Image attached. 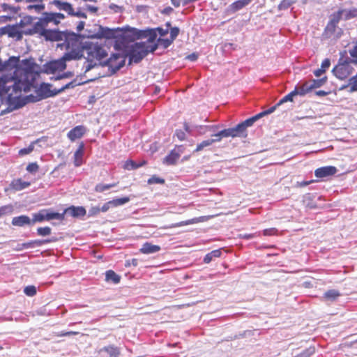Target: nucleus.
I'll return each mask as SVG.
<instances>
[{
	"label": "nucleus",
	"mask_w": 357,
	"mask_h": 357,
	"mask_svg": "<svg viewBox=\"0 0 357 357\" xmlns=\"http://www.w3.org/2000/svg\"><path fill=\"white\" fill-rule=\"evenodd\" d=\"M173 40L169 38L164 39V38H158V44L164 48H167L172 43Z\"/></svg>",
	"instance_id": "c03bdc74"
},
{
	"label": "nucleus",
	"mask_w": 357,
	"mask_h": 357,
	"mask_svg": "<svg viewBox=\"0 0 357 357\" xmlns=\"http://www.w3.org/2000/svg\"><path fill=\"white\" fill-rule=\"evenodd\" d=\"M352 18L357 17V8L350 9Z\"/></svg>",
	"instance_id": "774afa93"
},
{
	"label": "nucleus",
	"mask_w": 357,
	"mask_h": 357,
	"mask_svg": "<svg viewBox=\"0 0 357 357\" xmlns=\"http://www.w3.org/2000/svg\"><path fill=\"white\" fill-rule=\"evenodd\" d=\"M37 18L30 15H25L24 16L22 17V18L20 20V22L17 24H19L22 30L28 29L27 26L33 25V20ZM29 28L30 27H29Z\"/></svg>",
	"instance_id": "6ab92c4d"
},
{
	"label": "nucleus",
	"mask_w": 357,
	"mask_h": 357,
	"mask_svg": "<svg viewBox=\"0 0 357 357\" xmlns=\"http://www.w3.org/2000/svg\"><path fill=\"white\" fill-rule=\"evenodd\" d=\"M52 241H54L52 239L38 240V241H34V243L36 244L37 245H41L44 243H51Z\"/></svg>",
	"instance_id": "052dcab7"
},
{
	"label": "nucleus",
	"mask_w": 357,
	"mask_h": 357,
	"mask_svg": "<svg viewBox=\"0 0 357 357\" xmlns=\"http://www.w3.org/2000/svg\"><path fill=\"white\" fill-rule=\"evenodd\" d=\"M180 158V154L175 149L172 150L170 153L164 158V163L167 165H174Z\"/></svg>",
	"instance_id": "4be33fe9"
},
{
	"label": "nucleus",
	"mask_w": 357,
	"mask_h": 357,
	"mask_svg": "<svg viewBox=\"0 0 357 357\" xmlns=\"http://www.w3.org/2000/svg\"><path fill=\"white\" fill-rule=\"evenodd\" d=\"M341 294L339 291L335 289H330L326 291L323 296V299L325 301H335L340 296Z\"/></svg>",
	"instance_id": "b1692460"
},
{
	"label": "nucleus",
	"mask_w": 357,
	"mask_h": 357,
	"mask_svg": "<svg viewBox=\"0 0 357 357\" xmlns=\"http://www.w3.org/2000/svg\"><path fill=\"white\" fill-rule=\"evenodd\" d=\"M31 183L29 181H22L21 178L13 179L10 184V188L15 191H20L29 187Z\"/></svg>",
	"instance_id": "dca6fc26"
},
{
	"label": "nucleus",
	"mask_w": 357,
	"mask_h": 357,
	"mask_svg": "<svg viewBox=\"0 0 357 357\" xmlns=\"http://www.w3.org/2000/svg\"><path fill=\"white\" fill-rule=\"evenodd\" d=\"M212 137H213V139H211L212 144L220 142L223 138L227 137L225 129L218 131L216 133L214 132V134L212 135Z\"/></svg>",
	"instance_id": "c9c22d12"
},
{
	"label": "nucleus",
	"mask_w": 357,
	"mask_h": 357,
	"mask_svg": "<svg viewBox=\"0 0 357 357\" xmlns=\"http://www.w3.org/2000/svg\"><path fill=\"white\" fill-rule=\"evenodd\" d=\"M353 70L351 62L344 61L336 65L332 71L337 78L343 80L347 79L353 73Z\"/></svg>",
	"instance_id": "0eeeda50"
},
{
	"label": "nucleus",
	"mask_w": 357,
	"mask_h": 357,
	"mask_svg": "<svg viewBox=\"0 0 357 357\" xmlns=\"http://www.w3.org/2000/svg\"><path fill=\"white\" fill-rule=\"evenodd\" d=\"M46 220H59L63 221L65 219L64 211L61 213L56 212H47L45 213Z\"/></svg>",
	"instance_id": "c85d7f7f"
},
{
	"label": "nucleus",
	"mask_w": 357,
	"mask_h": 357,
	"mask_svg": "<svg viewBox=\"0 0 357 357\" xmlns=\"http://www.w3.org/2000/svg\"><path fill=\"white\" fill-rule=\"evenodd\" d=\"M39 169V166L36 162L29 163L26 166V170L30 173H36Z\"/></svg>",
	"instance_id": "09e8293b"
},
{
	"label": "nucleus",
	"mask_w": 357,
	"mask_h": 357,
	"mask_svg": "<svg viewBox=\"0 0 357 357\" xmlns=\"http://www.w3.org/2000/svg\"><path fill=\"white\" fill-rule=\"evenodd\" d=\"M13 212V206L11 204L2 206L0 207V218L10 215Z\"/></svg>",
	"instance_id": "f704fd0d"
},
{
	"label": "nucleus",
	"mask_w": 357,
	"mask_h": 357,
	"mask_svg": "<svg viewBox=\"0 0 357 357\" xmlns=\"http://www.w3.org/2000/svg\"><path fill=\"white\" fill-rule=\"evenodd\" d=\"M279 105H277V104L271 107H270L269 109H266L264 111V113L266 114V115L267 114H271L273 113L275 109L276 108L278 107Z\"/></svg>",
	"instance_id": "0e129e2a"
},
{
	"label": "nucleus",
	"mask_w": 357,
	"mask_h": 357,
	"mask_svg": "<svg viewBox=\"0 0 357 357\" xmlns=\"http://www.w3.org/2000/svg\"><path fill=\"white\" fill-rule=\"evenodd\" d=\"M47 139H48V137H46V136H43L41 138L38 139L35 142H31L29 145L28 147L20 149L18 152V154L20 156H24L25 155H28V154L31 153L34 149V144L36 143H38L39 142H46L47 140Z\"/></svg>",
	"instance_id": "aec40b11"
},
{
	"label": "nucleus",
	"mask_w": 357,
	"mask_h": 357,
	"mask_svg": "<svg viewBox=\"0 0 357 357\" xmlns=\"http://www.w3.org/2000/svg\"><path fill=\"white\" fill-rule=\"evenodd\" d=\"M336 172V167L333 166H326L317 169L314 172V174L317 178H324L334 175Z\"/></svg>",
	"instance_id": "f8f14e48"
},
{
	"label": "nucleus",
	"mask_w": 357,
	"mask_h": 357,
	"mask_svg": "<svg viewBox=\"0 0 357 357\" xmlns=\"http://www.w3.org/2000/svg\"><path fill=\"white\" fill-rule=\"evenodd\" d=\"M342 18L344 20H349L352 18L351 17V15L350 9L349 10L344 9V14L342 15Z\"/></svg>",
	"instance_id": "13d9d810"
},
{
	"label": "nucleus",
	"mask_w": 357,
	"mask_h": 357,
	"mask_svg": "<svg viewBox=\"0 0 357 357\" xmlns=\"http://www.w3.org/2000/svg\"><path fill=\"white\" fill-rule=\"evenodd\" d=\"M66 61L63 58L59 61H51L47 66V70L52 73L63 70L66 68Z\"/></svg>",
	"instance_id": "2eb2a0df"
},
{
	"label": "nucleus",
	"mask_w": 357,
	"mask_h": 357,
	"mask_svg": "<svg viewBox=\"0 0 357 357\" xmlns=\"http://www.w3.org/2000/svg\"><path fill=\"white\" fill-rule=\"evenodd\" d=\"M256 121L255 120V118L251 117V118H249L246 120H245L244 121L240 123L241 125H243V130H245V132H247V128L249 127V126H252V124L255 122Z\"/></svg>",
	"instance_id": "49530a36"
},
{
	"label": "nucleus",
	"mask_w": 357,
	"mask_h": 357,
	"mask_svg": "<svg viewBox=\"0 0 357 357\" xmlns=\"http://www.w3.org/2000/svg\"><path fill=\"white\" fill-rule=\"evenodd\" d=\"M111 207H112V203H111V201H109L106 203H105L103 204V206L100 208V211L102 212H106Z\"/></svg>",
	"instance_id": "4d7b16f0"
},
{
	"label": "nucleus",
	"mask_w": 357,
	"mask_h": 357,
	"mask_svg": "<svg viewBox=\"0 0 357 357\" xmlns=\"http://www.w3.org/2000/svg\"><path fill=\"white\" fill-rule=\"evenodd\" d=\"M222 254L220 250H214L211 252L208 253L204 258V262L206 264L210 263L213 258L220 257Z\"/></svg>",
	"instance_id": "c756f323"
},
{
	"label": "nucleus",
	"mask_w": 357,
	"mask_h": 357,
	"mask_svg": "<svg viewBox=\"0 0 357 357\" xmlns=\"http://www.w3.org/2000/svg\"><path fill=\"white\" fill-rule=\"evenodd\" d=\"M311 90L312 89L310 84L305 82L303 84H302L299 88H295L294 91L297 92L296 95L304 96L308 92H310Z\"/></svg>",
	"instance_id": "7c9ffc66"
},
{
	"label": "nucleus",
	"mask_w": 357,
	"mask_h": 357,
	"mask_svg": "<svg viewBox=\"0 0 357 357\" xmlns=\"http://www.w3.org/2000/svg\"><path fill=\"white\" fill-rule=\"evenodd\" d=\"M100 211H101L100 208H99L98 206H96V207H92L90 209L89 213L91 215H98Z\"/></svg>",
	"instance_id": "bf43d9fd"
},
{
	"label": "nucleus",
	"mask_w": 357,
	"mask_h": 357,
	"mask_svg": "<svg viewBox=\"0 0 357 357\" xmlns=\"http://www.w3.org/2000/svg\"><path fill=\"white\" fill-rule=\"evenodd\" d=\"M330 66H331L330 59H325L321 63V68L322 70H324V71L326 72V70L330 67Z\"/></svg>",
	"instance_id": "5fc2aeb1"
},
{
	"label": "nucleus",
	"mask_w": 357,
	"mask_h": 357,
	"mask_svg": "<svg viewBox=\"0 0 357 357\" xmlns=\"http://www.w3.org/2000/svg\"><path fill=\"white\" fill-rule=\"evenodd\" d=\"M101 350L107 352L110 357H118L120 354L119 349L114 345L104 347Z\"/></svg>",
	"instance_id": "cd10ccee"
},
{
	"label": "nucleus",
	"mask_w": 357,
	"mask_h": 357,
	"mask_svg": "<svg viewBox=\"0 0 357 357\" xmlns=\"http://www.w3.org/2000/svg\"><path fill=\"white\" fill-rule=\"evenodd\" d=\"M35 66L27 60L17 65L13 76L0 77V96L7 99L10 105L21 107L24 104L22 97L33 86L38 76Z\"/></svg>",
	"instance_id": "f257e3e1"
},
{
	"label": "nucleus",
	"mask_w": 357,
	"mask_h": 357,
	"mask_svg": "<svg viewBox=\"0 0 357 357\" xmlns=\"http://www.w3.org/2000/svg\"><path fill=\"white\" fill-rule=\"evenodd\" d=\"M100 36L105 38H112L114 37V31L109 28H101Z\"/></svg>",
	"instance_id": "4c0bfd02"
},
{
	"label": "nucleus",
	"mask_w": 357,
	"mask_h": 357,
	"mask_svg": "<svg viewBox=\"0 0 357 357\" xmlns=\"http://www.w3.org/2000/svg\"><path fill=\"white\" fill-rule=\"evenodd\" d=\"M79 332L77 331H68V332H61L60 334H58V337H63V336H70V335H78Z\"/></svg>",
	"instance_id": "6e6d98bb"
},
{
	"label": "nucleus",
	"mask_w": 357,
	"mask_h": 357,
	"mask_svg": "<svg viewBox=\"0 0 357 357\" xmlns=\"http://www.w3.org/2000/svg\"><path fill=\"white\" fill-rule=\"evenodd\" d=\"M12 225L16 227H23L24 225H31V220L25 215L14 217L12 219Z\"/></svg>",
	"instance_id": "f3484780"
},
{
	"label": "nucleus",
	"mask_w": 357,
	"mask_h": 357,
	"mask_svg": "<svg viewBox=\"0 0 357 357\" xmlns=\"http://www.w3.org/2000/svg\"><path fill=\"white\" fill-rule=\"evenodd\" d=\"M75 86V84L74 82H68L66 84L62 85L59 88L54 87L52 89L53 86L50 84L43 83L40 86V91L42 96L44 98H49L54 96L61 92L63 91L65 89L73 88Z\"/></svg>",
	"instance_id": "423d86ee"
},
{
	"label": "nucleus",
	"mask_w": 357,
	"mask_h": 357,
	"mask_svg": "<svg viewBox=\"0 0 357 357\" xmlns=\"http://www.w3.org/2000/svg\"><path fill=\"white\" fill-rule=\"evenodd\" d=\"M86 213V209L83 206H71L64 209L65 215L68 214L73 218L83 217Z\"/></svg>",
	"instance_id": "4468645a"
},
{
	"label": "nucleus",
	"mask_w": 357,
	"mask_h": 357,
	"mask_svg": "<svg viewBox=\"0 0 357 357\" xmlns=\"http://www.w3.org/2000/svg\"><path fill=\"white\" fill-rule=\"evenodd\" d=\"M160 250L159 245H153L150 243H145L142 247L139 249L141 253L143 254H151L155 253Z\"/></svg>",
	"instance_id": "5701e85b"
},
{
	"label": "nucleus",
	"mask_w": 357,
	"mask_h": 357,
	"mask_svg": "<svg viewBox=\"0 0 357 357\" xmlns=\"http://www.w3.org/2000/svg\"><path fill=\"white\" fill-rule=\"evenodd\" d=\"M86 132V128L83 126H77L71 129L67 134L68 137L72 142L81 138Z\"/></svg>",
	"instance_id": "ddd939ff"
},
{
	"label": "nucleus",
	"mask_w": 357,
	"mask_h": 357,
	"mask_svg": "<svg viewBox=\"0 0 357 357\" xmlns=\"http://www.w3.org/2000/svg\"><path fill=\"white\" fill-rule=\"evenodd\" d=\"M179 33V29L178 27H172L170 29V38L174 40Z\"/></svg>",
	"instance_id": "3c124183"
},
{
	"label": "nucleus",
	"mask_w": 357,
	"mask_h": 357,
	"mask_svg": "<svg viewBox=\"0 0 357 357\" xmlns=\"http://www.w3.org/2000/svg\"><path fill=\"white\" fill-rule=\"evenodd\" d=\"M1 11L6 13V15L1 17L2 22H11L16 20L21 17L22 8L20 6L13 5L8 3H2L0 4Z\"/></svg>",
	"instance_id": "20e7f679"
},
{
	"label": "nucleus",
	"mask_w": 357,
	"mask_h": 357,
	"mask_svg": "<svg viewBox=\"0 0 357 357\" xmlns=\"http://www.w3.org/2000/svg\"><path fill=\"white\" fill-rule=\"evenodd\" d=\"M45 31L48 33L47 36H43L47 41H60L63 43L58 44V47L66 52L63 56L64 61H70L78 59L82 56V45L81 42V36L73 32L60 31L57 29H47L45 26Z\"/></svg>",
	"instance_id": "7ed1b4c3"
},
{
	"label": "nucleus",
	"mask_w": 357,
	"mask_h": 357,
	"mask_svg": "<svg viewBox=\"0 0 357 357\" xmlns=\"http://www.w3.org/2000/svg\"><path fill=\"white\" fill-rule=\"evenodd\" d=\"M86 10L91 13H96L98 11V8L93 6L86 5Z\"/></svg>",
	"instance_id": "e2e57ef3"
},
{
	"label": "nucleus",
	"mask_w": 357,
	"mask_h": 357,
	"mask_svg": "<svg viewBox=\"0 0 357 357\" xmlns=\"http://www.w3.org/2000/svg\"><path fill=\"white\" fill-rule=\"evenodd\" d=\"M105 280L107 282H112L114 284H118L121 281V276L114 271L109 270L105 273Z\"/></svg>",
	"instance_id": "bb28decb"
},
{
	"label": "nucleus",
	"mask_w": 357,
	"mask_h": 357,
	"mask_svg": "<svg viewBox=\"0 0 357 357\" xmlns=\"http://www.w3.org/2000/svg\"><path fill=\"white\" fill-rule=\"evenodd\" d=\"M147 163L146 160H142L140 162L137 163L136 162L132 160H128L125 162L123 165V168L125 169H135L139 167H141L144 165H145Z\"/></svg>",
	"instance_id": "a878e982"
},
{
	"label": "nucleus",
	"mask_w": 357,
	"mask_h": 357,
	"mask_svg": "<svg viewBox=\"0 0 357 357\" xmlns=\"http://www.w3.org/2000/svg\"><path fill=\"white\" fill-rule=\"evenodd\" d=\"M211 144H212V141L211 140V139L204 140L201 143L197 144V146L195 149V151L199 152V151H202L204 147L211 146Z\"/></svg>",
	"instance_id": "37998d69"
},
{
	"label": "nucleus",
	"mask_w": 357,
	"mask_h": 357,
	"mask_svg": "<svg viewBox=\"0 0 357 357\" xmlns=\"http://www.w3.org/2000/svg\"><path fill=\"white\" fill-rule=\"evenodd\" d=\"M277 232L278 229L275 228L266 229L263 231V234L264 236H273L275 235Z\"/></svg>",
	"instance_id": "603ef678"
},
{
	"label": "nucleus",
	"mask_w": 357,
	"mask_h": 357,
	"mask_svg": "<svg viewBox=\"0 0 357 357\" xmlns=\"http://www.w3.org/2000/svg\"><path fill=\"white\" fill-rule=\"evenodd\" d=\"M24 292L29 296H33L36 294V289L34 286H27L24 288Z\"/></svg>",
	"instance_id": "a18cd8bd"
},
{
	"label": "nucleus",
	"mask_w": 357,
	"mask_h": 357,
	"mask_svg": "<svg viewBox=\"0 0 357 357\" xmlns=\"http://www.w3.org/2000/svg\"><path fill=\"white\" fill-rule=\"evenodd\" d=\"M50 3L54 6L59 10H63L68 14L73 6L71 3L66 1H62L61 0H53Z\"/></svg>",
	"instance_id": "412c9836"
},
{
	"label": "nucleus",
	"mask_w": 357,
	"mask_h": 357,
	"mask_svg": "<svg viewBox=\"0 0 357 357\" xmlns=\"http://www.w3.org/2000/svg\"><path fill=\"white\" fill-rule=\"evenodd\" d=\"M296 91H292L291 92H290L289 93H288L287 95H286L285 96H284L278 103H277V105H280L286 102H288V101H290V102H292L293 101V98L295 96H296Z\"/></svg>",
	"instance_id": "58836bf2"
},
{
	"label": "nucleus",
	"mask_w": 357,
	"mask_h": 357,
	"mask_svg": "<svg viewBox=\"0 0 357 357\" xmlns=\"http://www.w3.org/2000/svg\"><path fill=\"white\" fill-rule=\"evenodd\" d=\"M148 183L149 184H155V183L163 184V183H165V179L159 178L154 175V176H151L148 180Z\"/></svg>",
	"instance_id": "de8ad7c7"
},
{
	"label": "nucleus",
	"mask_w": 357,
	"mask_h": 357,
	"mask_svg": "<svg viewBox=\"0 0 357 357\" xmlns=\"http://www.w3.org/2000/svg\"><path fill=\"white\" fill-rule=\"evenodd\" d=\"M130 201L129 197H124L121 198H116L111 200L112 207H117L119 206L123 205Z\"/></svg>",
	"instance_id": "72a5a7b5"
},
{
	"label": "nucleus",
	"mask_w": 357,
	"mask_h": 357,
	"mask_svg": "<svg viewBox=\"0 0 357 357\" xmlns=\"http://www.w3.org/2000/svg\"><path fill=\"white\" fill-rule=\"evenodd\" d=\"M324 70H322L321 68L314 71V75L316 77H320L323 73H324Z\"/></svg>",
	"instance_id": "338daca9"
},
{
	"label": "nucleus",
	"mask_w": 357,
	"mask_h": 357,
	"mask_svg": "<svg viewBox=\"0 0 357 357\" xmlns=\"http://www.w3.org/2000/svg\"><path fill=\"white\" fill-rule=\"evenodd\" d=\"M116 186V183H112V184H102L99 183L97 184L95 187V190L98 192H102L105 190H107L112 187Z\"/></svg>",
	"instance_id": "ea45409f"
},
{
	"label": "nucleus",
	"mask_w": 357,
	"mask_h": 357,
	"mask_svg": "<svg viewBox=\"0 0 357 357\" xmlns=\"http://www.w3.org/2000/svg\"><path fill=\"white\" fill-rule=\"evenodd\" d=\"M348 87L351 93L357 91V74L349 79Z\"/></svg>",
	"instance_id": "e433bc0d"
},
{
	"label": "nucleus",
	"mask_w": 357,
	"mask_h": 357,
	"mask_svg": "<svg viewBox=\"0 0 357 357\" xmlns=\"http://www.w3.org/2000/svg\"><path fill=\"white\" fill-rule=\"evenodd\" d=\"M15 3H20L24 1L27 6V11H33L38 14H42L41 17L38 18L31 28L22 30L17 23L13 25H7L2 28V33L8 35V37L15 38L17 40H21L23 35L34 36L37 35L40 38L43 36H47L48 33L45 31V26H48L50 24L58 26L62 20L66 18L64 14L57 12H44L45 4L44 0H13Z\"/></svg>",
	"instance_id": "f03ea898"
},
{
	"label": "nucleus",
	"mask_w": 357,
	"mask_h": 357,
	"mask_svg": "<svg viewBox=\"0 0 357 357\" xmlns=\"http://www.w3.org/2000/svg\"><path fill=\"white\" fill-rule=\"evenodd\" d=\"M344 12V9H340L337 12L333 13L330 17V20L327 24V28L334 31L340 21L343 19L342 15Z\"/></svg>",
	"instance_id": "9b49d317"
},
{
	"label": "nucleus",
	"mask_w": 357,
	"mask_h": 357,
	"mask_svg": "<svg viewBox=\"0 0 357 357\" xmlns=\"http://www.w3.org/2000/svg\"><path fill=\"white\" fill-rule=\"evenodd\" d=\"M51 232L52 229L49 227H39L37 229V234L41 236H48Z\"/></svg>",
	"instance_id": "79ce46f5"
},
{
	"label": "nucleus",
	"mask_w": 357,
	"mask_h": 357,
	"mask_svg": "<svg viewBox=\"0 0 357 357\" xmlns=\"http://www.w3.org/2000/svg\"><path fill=\"white\" fill-rule=\"evenodd\" d=\"M88 58L90 60L102 61L107 56V53L104 47L98 43H89L86 45Z\"/></svg>",
	"instance_id": "39448f33"
},
{
	"label": "nucleus",
	"mask_w": 357,
	"mask_h": 357,
	"mask_svg": "<svg viewBox=\"0 0 357 357\" xmlns=\"http://www.w3.org/2000/svg\"><path fill=\"white\" fill-rule=\"evenodd\" d=\"M220 128V125L199 126L197 127L200 135H205L207 132H215Z\"/></svg>",
	"instance_id": "393cba45"
},
{
	"label": "nucleus",
	"mask_w": 357,
	"mask_h": 357,
	"mask_svg": "<svg viewBox=\"0 0 357 357\" xmlns=\"http://www.w3.org/2000/svg\"><path fill=\"white\" fill-rule=\"evenodd\" d=\"M156 30L160 36H165L168 33L167 29H163L162 28H160V27L157 28Z\"/></svg>",
	"instance_id": "680f3d73"
},
{
	"label": "nucleus",
	"mask_w": 357,
	"mask_h": 357,
	"mask_svg": "<svg viewBox=\"0 0 357 357\" xmlns=\"http://www.w3.org/2000/svg\"><path fill=\"white\" fill-rule=\"evenodd\" d=\"M252 0H237L231 3L227 8L225 10L227 15L234 14L238 10L243 9L248 5H249Z\"/></svg>",
	"instance_id": "9d476101"
},
{
	"label": "nucleus",
	"mask_w": 357,
	"mask_h": 357,
	"mask_svg": "<svg viewBox=\"0 0 357 357\" xmlns=\"http://www.w3.org/2000/svg\"><path fill=\"white\" fill-rule=\"evenodd\" d=\"M120 58V56L119 54H114L112 57H110L109 59H107L106 61V64L111 66V67H113L114 66V64H113V61L115 60V59H118Z\"/></svg>",
	"instance_id": "864d4df0"
},
{
	"label": "nucleus",
	"mask_w": 357,
	"mask_h": 357,
	"mask_svg": "<svg viewBox=\"0 0 357 357\" xmlns=\"http://www.w3.org/2000/svg\"><path fill=\"white\" fill-rule=\"evenodd\" d=\"M84 25H85V22H83V21L79 22V23H78V24L77 26V31L78 32L82 31L84 29Z\"/></svg>",
	"instance_id": "69168bd1"
},
{
	"label": "nucleus",
	"mask_w": 357,
	"mask_h": 357,
	"mask_svg": "<svg viewBox=\"0 0 357 357\" xmlns=\"http://www.w3.org/2000/svg\"><path fill=\"white\" fill-rule=\"evenodd\" d=\"M192 223H194V221L192 220L182 221L180 222L173 224L171 226L168 227V228L181 227V226L188 225L192 224Z\"/></svg>",
	"instance_id": "8fccbe9b"
},
{
	"label": "nucleus",
	"mask_w": 357,
	"mask_h": 357,
	"mask_svg": "<svg viewBox=\"0 0 357 357\" xmlns=\"http://www.w3.org/2000/svg\"><path fill=\"white\" fill-rule=\"evenodd\" d=\"M68 15L70 16H72V17H80V18H84V19H86L87 18V15L85 12H84L83 10H81V8H77V10L75 11L73 8V7L72 6L69 13H68Z\"/></svg>",
	"instance_id": "473e14b6"
},
{
	"label": "nucleus",
	"mask_w": 357,
	"mask_h": 357,
	"mask_svg": "<svg viewBox=\"0 0 357 357\" xmlns=\"http://www.w3.org/2000/svg\"><path fill=\"white\" fill-rule=\"evenodd\" d=\"M84 149V145L82 142L74 153V165L75 167H79L83 163Z\"/></svg>",
	"instance_id": "a211bd4d"
},
{
	"label": "nucleus",
	"mask_w": 357,
	"mask_h": 357,
	"mask_svg": "<svg viewBox=\"0 0 357 357\" xmlns=\"http://www.w3.org/2000/svg\"><path fill=\"white\" fill-rule=\"evenodd\" d=\"M46 211H47L46 210H42V211H40L37 213H34L33 215V219L31 220V224H33L37 222H41L44 220H46L45 213Z\"/></svg>",
	"instance_id": "2f4dec72"
},
{
	"label": "nucleus",
	"mask_w": 357,
	"mask_h": 357,
	"mask_svg": "<svg viewBox=\"0 0 357 357\" xmlns=\"http://www.w3.org/2000/svg\"><path fill=\"white\" fill-rule=\"evenodd\" d=\"M148 47L144 43H136L132 47L130 53V60L139 63L149 53Z\"/></svg>",
	"instance_id": "6e6552de"
},
{
	"label": "nucleus",
	"mask_w": 357,
	"mask_h": 357,
	"mask_svg": "<svg viewBox=\"0 0 357 357\" xmlns=\"http://www.w3.org/2000/svg\"><path fill=\"white\" fill-rule=\"evenodd\" d=\"M326 79H327L326 77H324L319 79H313L312 82V84H310V85L312 89L319 88L326 83Z\"/></svg>",
	"instance_id": "a19ab883"
},
{
	"label": "nucleus",
	"mask_w": 357,
	"mask_h": 357,
	"mask_svg": "<svg viewBox=\"0 0 357 357\" xmlns=\"http://www.w3.org/2000/svg\"><path fill=\"white\" fill-rule=\"evenodd\" d=\"M227 137H245L247 132L243 130V126L238 123L235 127L225 129Z\"/></svg>",
	"instance_id": "1a4fd4ad"
}]
</instances>
